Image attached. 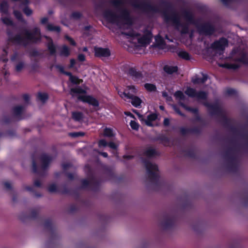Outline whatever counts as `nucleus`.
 I'll use <instances>...</instances> for the list:
<instances>
[{"instance_id": "f257e3e1", "label": "nucleus", "mask_w": 248, "mask_h": 248, "mask_svg": "<svg viewBox=\"0 0 248 248\" xmlns=\"http://www.w3.org/2000/svg\"><path fill=\"white\" fill-rule=\"evenodd\" d=\"M113 9L108 8L103 12V17L108 22L118 28L125 29L129 28L133 19L129 10L126 8L124 0H111Z\"/></svg>"}, {"instance_id": "f03ea898", "label": "nucleus", "mask_w": 248, "mask_h": 248, "mask_svg": "<svg viewBox=\"0 0 248 248\" xmlns=\"http://www.w3.org/2000/svg\"><path fill=\"white\" fill-rule=\"evenodd\" d=\"M185 23L182 22V18L178 14L172 13L170 15H165V19L167 23L171 22L181 33L184 34L188 32V24L194 23L193 15L190 11H185L183 15Z\"/></svg>"}, {"instance_id": "7ed1b4c3", "label": "nucleus", "mask_w": 248, "mask_h": 248, "mask_svg": "<svg viewBox=\"0 0 248 248\" xmlns=\"http://www.w3.org/2000/svg\"><path fill=\"white\" fill-rule=\"evenodd\" d=\"M40 30L38 27H35L32 32L26 30L24 33L16 35L13 39L15 43L26 45L28 42H37L41 39Z\"/></svg>"}, {"instance_id": "20e7f679", "label": "nucleus", "mask_w": 248, "mask_h": 248, "mask_svg": "<svg viewBox=\"0 0 248 248\" xmlns=\"http://www.w3.org/2000/svg\"><path fill=\"white\" fill-rule=\"evenodd\" d=\"M126 35L136 38L139 44L141 46H145L149 44L152 38V34L149 28H144L140 33H136L132 31L125 33Z\"/></svg>"}, {"instance_id": "39448f33", "label": "nucleus", "mask_w": 248, "mask_h": 248, "mask_svg": "<svg viewBox=\"0 0 248 248\" xmlns=\"http://www.w3.org/2000/svg\"><path fill=\"white\" fill-rule=\"evenodd\" d=\"M85 90L80 87H77L71 89V94L73 97H77L78 99L83 102H86L94 107L99 105L98 101L91 96L85 95Z\"/></svg>"}, {"instance_id": "423d86ee", "label": "nucleus", "mask_w": 248, "mask_h": 248, "mask_svg": "<svg viewBox=\"0 0 248 248\" xmlns=\"http://www.w3.org/2000/svg\"><path fill=\"white\" fill-rule=\"evenodd\" d=\"M128 92L126 93L125 92L118 91V94L123 98L130 99L131 100V104L135 107H139L141 103V100L140 99L133 94L137 92V89L134 86H130L127 87Z\"/></svg>"}, {"instance_id": "0eeeda50", "label": "nucleus", "mask_w": 248, "mask_h": 248, "mask_svg": "<svg viewBox=\"0 0 248 248\" xmlns=\"http://www.w3.org/2000/svg\"><path fill=\"white\" fill-rule=\"evenodd\" d=\"M52 160L50 156L44 154L40 157V164L38 167L37 166L34 161L32 162L33 170L34 172L40 175H44L45 170L49 166V164Z\"/></svg>"}, {"instance_id": "6e6552de", "label": "nucleus", "mask_w": 248, "mask_h": 248, "mask_svg": "<svg viewBox=\"0 0 248 248\" xmlns=\"http://www.w3.org/2000/svg\"><path fill=\"white\" fill-rule=\"evenodd\" d=\"M148 176L152 180H156L158 176L157 166L149 160H143Z\"/></svg>"}, {"instance_id": "1a4fd4ad", "label": "nucleus", "mask_w": 248, "mask_h": 248, "mask_svg": "<svg viewBox=\"0 0 248 248\" xmlns=\"http://www.w3.org/2000/svg\"><path fill=\"white\" fill-rule=\"evenodd\" d=\"M132 6L143 11H152L154 12L157 11L156 9L154 8L151 4L142 1H135L132 3Z\"/></svg>"}, {"instance_id": "9d476101", "label": "nucleus", "mask_w": 248, "mask_h": 248, "mask_svg": "<svg viewBox=\"0 0 248 248\" xmlns=\"http://www.w3.org/2000/svg\"><path fill=\"white\" fill-rule=\"evenodd\" d=\"M185 93L190 97H196L198 99H205L207 97V93L205 92L201 91L197 93L195 90L191 88H188Z\"/></svg>"}, {"instance_id": "9b49d317", "label": "nucleus", "mask_w": 248, "mask_h": 248, "mask_svg": "<svg viewBox=\"0 0 248 248\" xmlns=\"http://www.w3.org/2000/svg\"><path fill=\"white\" fill-rule=\"evenodd\" d=\"M94 51L95 56L102 59L108 57L110 55V50L108 48L94 47Z\"/></svg>"}, {"instance_id": "f8f14e48", "label": "nucleus", "mask_w": 248, "mask_h": 248, "mask_svg": "<svg viewBox=\"0 0 248 248\" xmlns=\"http://www.w3.org/2000/svg\"><path fill=\"white\" fill-rule=\"evenodd\" d=\"M200 33L210 35L214 31V27L210 23H206L198 27Z\"/></svg>"}, {"instance_id": "ddd939ff", "label": "nucleus", "mask_w": 248, "mask_h": 248, "mask_svg": "<svg viewBox=\"0 0 248 248\" xmlns=\"http://www.w3.org/2000/svg\"><path fill=\"white\" fill-rule=\"evenodd\" d=\"M227 45L228 41L227 39L222 38L218 41L215 42L212 45V47L217 50L223 51Z\"/></svg>"}, {"instance_id": "4468645a", "label": "nucleus", "mask_w": 248, "mask_h": 248, "mask_svg": "<svg viewBox=\"0 0 248 248\" xmlns=\"http://www.w3.org/2000/svg\"><path fill=\"white\" fill-rule=\"evenodd\" d=\"M137 115L138 116L139 119L142 123H144L146 125L149 126H152L153 125L152 123V122L155 121L157 118V116L155 114H151L147 116V119H144L143 116L139 113H137Z\"/></svg>"}, {"instance_id": "2eb2a0df", "label": "nucleus", "mask_w": 248, "mask_h": 248, "mask_svg": "<svg viewBox=\"0 0 248 248\" xmlns=\"http://www.w3.org/2000/svg\"><path fill=\"white\" fill-rule=\"evenodd\" d=\"M233 54H236L237 55V57L235 58L234 61L238 62L241 63L243 64H247L248 63V59L247 56L245 52H241L239 53L238 54H237L235 50L232 51Z\"/></svg>"}, {"instance_id": "dca6fc26", "label": "nucleus", "mask_w": 248, "mask_h": 248, "mask_svg": "<svg viewBox=\"0 0 248 248\" xmlns=\"http://www.w3.org/2000/svg\"><path fill=\"white\" fill-rule=\"evenodd\" d=\"M144 155L147 157L150 158L155 156L157 153L154 148L148 147L145 149Z\"/></svg>"}, {"instance_id": "f3484780", "label": "nucleus", "mask_w": 248, "mask_h": 248, "mask_svg": "<svg viewBox=\"0 0 248 248\" xmlns=\"http://www.w3.org/2000/svg\"><path fill=\"white\" fill-rule=\"evenodd\" d=\"M205 105L209 108L212 113L217 114L221 110L218 104L211 105L209 103H205Z\"/></svg>"}, {"instance_id": "a211bd4d", "label": "nucleus", "mask_w": 248, "mask_h": 248, "mask_svg": "<svg viewBox=\"0 0 248 248\" xmlns=\"http://www.w3.org/2000/svg\"><path fill=\"white\" fill-rule=\"evenodd\" d=\"M47 40V47L51 55H54L56 53V47L52 43V40L51 38L46 37Z\"/></svg>"}, {"instance_id": "6ab92c4d", "label": "nucleus", "mask_w": 248, "mask_h": 248, "mask_svg": "<svg viewBox=\"0 0 248 248\" xmlns=\"http://www.w3.org/2000/svg\"><path fill=\"white\" fill-rule=\"evenodd\" d=\"M164 70L167 73L171 74L177 72L178 67L176 66L166 65L164 66Z\"/></svg>"}, {"instance_id": "aec40b11", "label": "nucleus", "mask_w": 248, "mask_h": 248, "mask_svg": "<svg viewBox=\"0 0 248 248\" xmlns=\"http://www.w3.org/2000/svg\"><path fill=\"white\" fill-rule=\"evenodd\" d=\"M202 78H199L195 76L192 78V82L195 84L204 83L207 79V76L205 75H203Z\"/></svg>"}, {"instance_id": "412c9836", "label": "nucleus", "mask_w": 248, "mask_h": 248, "mask_svg": "<svg viewBox=\"0 0 248 248\" xmlns=\"http://www.w3.org/2000/svg\"><path fill=\"white\" fill-rule=\"evenodd\" d=\"M128 74L131 76L135 78V79L139 78L141 77V74L137 71L136 70L133 68H131L128 71Z\"/></svg>"}, {"instance_id": "4be33fe9", "label": "nucleus", "mask_w": 248, "mask_h": 248, "mask_svg": "<svg viewBox=\"0 0 248 248\" xmlns=\"http://www.w3.org/2000/svg\"><path fill=\"white\" fill-rule=\"evenodd\" d=\"M24 109V107L21 106H16L13 108L14 114L16 116H19L21 114V113L23 111Z\"/></svg>"}, {"instance_id": "5701e85b", "label": "nucleus", "mask_w": 248, "mask_h": 248, "mask_svg": "<svg viewBox=\"0 0 248 248\" xmlns=\"http://www.w3.org/2000/svg\"><path fill=\"white\" fill-rule=\"evenodd\" d=\"M70 54L69 48L66 46H63L62 47L60 50V55L65 57H67Z\"/></svg>"}, {"instance_id": "b1692460", "label": "nucleus", "mask_w": 248, "mask_h": 248, "mask_svg": "<svg viewBox=\"0 0 248 248\" xmlns=\"http://www.w3.org/2000/svg\"><path fill=\"white\" fill-rule=\"evenodd\" d=\"M178 56L182 58L183 59L186 60H188L190 59V56L189 54L186 51L184 50H180L178 52Z\"/></svg>"}, {"instance_id": "393cba45", "label": "nucleus", "mask_w": 248, "mask_h": 248, "mask_svg": "<svg viewBox=\"0 0 248 248\" xmlns=\"http://www.w3.org/2000/svg\"><path fill=\"white\" fill-rule=\"evenodd\" d=\"M8 4L5 1H3L0 5V10L1 13L7 14L8 12Z\"/></svg>"}, {"instance_id": "a878e982", "label": "nucleus", "mask_w": 248, "mask_h": 248, "mask_svg": "<svg viewBox=\"0 0 248 248\" xmlns=\"http://www.w3.org/2000/svg\"><path fill=\"white\" fill-rule=\"evenodd\" d=\"M72 117L75 120L79 121L83 118V114L79 112H74L72 113Z\"/></svg>"}, {"instance_id": "bb28decb", "label": "nucleus", "mask_w": 248, "mask_h": 248, "mask_svg": "<svg viewBox=\"0 0 248 248\" xmlns=\"http://www.w3.org/2000/svg\"><path fill=\"white\" fill-rule=\"evenodd\" d=\"M46 27L47 29L50 31H54L58 32L60 31V28L59 26H55L52 24H48Z\"/></svg>"}, {"instance_id": "cd10ccee", "label": "nucleus", "mask_w": 248, "mask_h": 248, "mask_svg": "<svg viewBox=\"0 0 248 248\" xmlns=\"http://www.w3.org/2000/svg\"><path fill=\"white\" fill-rule=\"evenodd\" d=\"M104 135L105 136L111 137L114 136L112 130L110 128H106L104 131Z\"/></svg>"}, {"instance_id": "c85d7f7f", "label": "nucleus", "mask_w": 248, "mask_h": 248, "mask_svg": "<svg viewBox=\"0 0 248 248\" xmlns=\"http://www.w3.org/2000/svg\"><path fill=\"white\" fill-rule=\"evenodd\" d=\"M38 99L42 102H45L48 98L47 94L46 93H39L38 94Z\"/></svg>"}, {"instance_id": "c756f323", "label": "nucleus", "mask_w": 248, "mask_h": 248, "mask_svg": "<svg viewBox=\"0 0 248 248\" xmlns=\"http://www.w3.org/2000/svg\"><path fill=\"white\" fill-rule=\"evenodd\" d=\"M145 88L149 91H155L156 90V87L155 85L150 83L144 84Z\"/></svg>"}, {"instance_id": "7c9ffc66", "label": "nucleus", "mask_w": 248, "mask_h": 248, "mask_svg": "<svg viewBox=\"0 0 248 248\" xmlns=\"http://www.w3.org/2000/svg\"><path fill=\"white\" fill-rule=\"evenodd\" d=\"M70 80L71 82L77 84H80L82 82V80L79 79L78 77L73 76L70 77Z\"/></svg>"}, {"instance_id": "2f4dec72", "label": "nucleus", "mask_w": 248, "mask_h": 248, "mask_svg": "<svg viewBox=\"0 0 248 248\" xmlns=\"http://www.w3.org/2000/svg\"><path fill=\"white\" fill-rule=\"evenodd\" d=\"M221 66L227 67L228 68H231V69H236L239 67V65L238 63L236 64H226L224 65H222Z\"/></svg>"}, {"instance_id": "473e14b6", "label": "nucleus", "mask_w": 248, "mask_h": 248, "mask_svg": "<svg viewBox=\"0 0 248 248\" xmlns=\"http://www.w3.org/2000/svg\"><path fill=\"white\" fill-rule=\"evenodd\" d=\"M174 96L177 99L179 100H183L185 97V95L181 91H179L175 93Z\"/></svg>"}, {"instance_id": "72a5a7b5", "label": "nucleus", "mask_w": 248, "mask_h": 248, "mask_svg": "<svg viewBox=\"0 0 248 248\" xmlns=\"http://www.w3.org/2000/svg\"><path fill=\"white\" fill-rule=\"evenodd\" d=\"M2 21L6 25H11L13 24V22L10 18L9 17H4L1 18Z\"/></svg>"}, {"instance_id": "f704fd0d", "label": "nucleus", "mask_w": 248, "mask_h": 248, "mask_svg": "<svg viewBox=\"0 0 248 248\" xmlns=\"http://www.w3.org/2000/svg\"><path fill=\"white\" fill-rule=\"evenodd\" d=\"M14 14L15 16H16V17L19 20L24 21V22L25 21L23 19L22 14L20 12H19L18 11L15 10L14 11Z\"/></svg>"}, {"instance_id": "c9c22d12", "label": "nucleus", "mask_w": 248, "mask_h": 248, "mask_svg": "<svg viewBox=\"0 0 248 248\" xmlns=\"http://www.w3.org/2000/svg\"><path fill=\"white\" fill-rule=\"evenodd\" d=\"M48 190L50 192H56L57 190V186L55 184H51L48 186Z\"/></svg>"}, {"instance_id": "e433bc0d", "label": "nucleus", "mask_w": 248, "mask_h": 248, "mask_svg": "<svg viewBox=\"0 0 248 248\" xmlns=\"http://www.w3.org/2000/svg\"><path fill=\"white\" fill-rule=\"evenodd\" d=\"M130 125L133 129L138 130L139 129V124L134 121L131 120L130 123Z\"/></svg>"}, {"instance_id": "4c0bfd02", "label": "nucleus", "mask_w": 248, "mask_h": 248, "mask_svg": "<svg viewBox=\"0 0 248 248\" xmlns=\"http://www.w3.org/2000/svg\"><path fill=\"white\" fill-rule=\"evenodd\" d=\"M84 135V133L83 132H73L70 133L69 134V135L72 137H78L79 136H83Z\"/></svg>"}, {"instance_id": "58836bf2", "label": "nucleus", "mask_w": 248, "mask_h": 248, "mask_svg": "<svg viewBox=\"0 0 248 248\" xmlns=\"http://www.w3.org/2000/svg\"><path fill=\"white\" fill-rule=\"evenodd\" d=\"M171 223V221L169 219H165L164 221L161 223V225L165 227H168Z\"/></svg>"}, {"instance_id": "ea45409f", "label": "nucleus", "mask_w": 248, "mask_h": 248, "mask_svg": "<svg viewBox=\"0 0 248 248\" xmlns=\"http://www.w3.org/2000/svg\"><path fill=\"white\" fill-rule=\"evenodd\" d=\"M24 63L23 62H20L17 63L16 66V71L17 72L20 71L24 67Z\"/></svg>"}, {"instance_id": "a19ab883", "label": "nucleus", "mask_w": 248, "mask_h": 248, "mask_svg": "<svg viewBox=\"0 0 248 248\" xmlns=\"http://www.w3.org/2000/svg\"><path fill=\"white\" fill-rule=\"evenodd\" d=\"M107 145H108V143L105 140H101L98 142V146L99 147H106Z\"/></svg>"}, {"instance_id": "79ce46f5", "label": "nucleus", "mask_w": 248, "mask_h": 248, "mask_svg": "<svg viewBox=\"0 0 248 248\" xmlns=\"http://www.w3.org/2000/svg\"><path fill=\"white\" fill-rule=\"evenodd\" d=\"M23 11L24 13L28 16H30L32 14V11L31 9L29 8L28 7H25L23 9Z\"/></svg>"}, {"instance_id": "37998d69", "label": "nucleus", "mask_w": 248, "mask_h": 248, "mask_svg": "<svg viewBox=\"0 0 248 248\" xmlns=\"http://www.w3.org/2000/svg\"><path fill=\"white\" fill-rule=\"evenodd\" d=\"M235 91L232 89H228L226 91V93L229 95H231L235 94Z\"/></svg>"}, {"instance_id": "c03bdc74", "label": "nucleus", "mask_w": 248, "mask_h": 248, "mask_svg": "<svg viewBox=\"0 0 248 248\" xmlns=\"http://www.w3.org/2000/svg\"><path fill=\"white\" fill-rule=\"evenodd\" d=\"M65 37L66 39H67L72 45H73V46L76 45V43L72 38H71V37H70L69 36H68L67 35H66L65 36Z\"/></svg>"}, {"instance_id": "a18cd8bd", "label": "nucleus", "mask_w": 248, "mask_h": 248, "mask_svg": "<svg viewBox=\"0 0 248 248\" xmlns=\"http://www.w3.org/2000/svg\"><path fill=\"white\" fill-rule=\"evenodd\" d=\"M108 146L111 149H116L118 145L113 142H110L108 143Z\"/></svg>"}, {"instance_id": "49530a36", "label": "nucleus", "mask_w": 248, "mask_h": 248, "mask_svg": "<svg viewBox=\"0 0 248 248\" xmlns=\"http://www.w3.org/2000/svg\"><path fill=\"white\" fill-rule=\"evenodd\" d=\"M80 16L81 14L79 12H74L72 14V17L74 18H78Z\"/></svg>"}, {"instance_id": "de8ad7c7", "label": "nucleus", "mask_w": 248, "mask_h": 248, "mask_svg": "<svg viewBox=\"0 0 248 248\" xmlns=\"http://www.w3.org/2000/svg\"><path fill=\"white\" fill-rule=\"evenodd\" d=\"M78 60L81 62L84 61L85 60V56L82 54H79L78 56Z\"/></svg>"}, {"instance_id": "09e8293b", "label": "nucleus", "mask_w": 248, "mask_h": 248, "mask_svg": "<svg viewBox=\"0 0 248 248\" xmlns=\"http://www.w3.org/2000/svg\"><path fill=\"white\" fill-rule=\"evenodd\" d=\"M82 184L83 187H86V186H87L89 185V182L88 180L84 179V180H83V181L82 182Z\"/></svg>"}, {"instance_id": "8fccbe9b", "label": "nucleus", "mask_w": 248, "mask_h": 248, "mask_svg": "<svg viewBox=\"0 0 248 248\" xmlns=\"http://www.w3.org/2000/svg\"><path fill=\"white\" fill-rule=\"evenodd\" d=\"M71 164L69 163H64V164H63L62 165V168L64 170H66L67 168L71 167Z\"/></svg>"}, {"instance_id": "3c124183", "label": "nucleus", "mask_w": 248, "mask_h": 248, "mask_svg": "<svg viewBox=\"0 0 248 248\" xmlns=\"http://www.w3.org/2000/svg\"><path fill=\"white\" fill-rule=\"evenodd\" d=\"M186 108L190 111H192V112H193L194 113H196L198 111L197 108H188V107H186Z\"/></svg>"}, {"instance_id": "603ef678", "label": "nucleus", "mask_w": 248, "mask_h": 248, "mask_svg": "<svg viewBox=\"0 0 248 248\" xmlns=\"http://www.w3.org/2000/svg\"><path fill=\"white\" fill-rule=\"evenodd\" d=\"M4 186L7 189H10L11 188V184L8 182H5L4 183Z\"/></svg>"}, {"instance_id": "864d4df0", "label": "nucleus", "mask_w": 248, "mask_h": 248, "mask_svg": "<svg viewBox=\"0 0 248 248\" xmlns=\"http://www.w3.org/2000/svg\"><path fill=\"white\" fill-rule=\"evenodd\" d=\"M34 185L37 187H40L41 186V183L39 180H36L34 182Z\"/></svg>"}, {"instance_id": "5fc2aeb1", "label": "nucleus", "mask_w": 248, "mask_h": 248, "mask_svg": "<svg viewBox=\"0 0 248 248\" xmlns=\"http://www.w3.org/2000/svg\"><path fill=\"white\" fill-rule=\"evenodd\" d=\"M170 124V120L168 118H165L164 119V124L165 125V126H168Z\"/></svg>"}, {"instance_id": "6e6d98bb", "label": "nucleus", "mask_w": 248, "mask_h": 248, "mask_svg": "<svg viewBox=\"0 0 248 248\" xmlns=\"http://www.w3.org/2000/svg\"><path fill=\"white\" fill-rule=\"evenodd\" d=\"M48 19L47 17H43L41 19V22L42 24H46L47 22Z\"/></svg>"}, {"instance_id": "4d7b16f0", "label": "nucleus", "mask_w": 248, "mask_h": 248, "mask_svg": "<svg viewBox=\"0 0 248 248\" xmlns=\"http://www.w3.org/2000/svg\"><path fill=\"white\" fill-rule=\"evenodd\" d=\"M188 130H189L187 129H186V128H183L181 129V131L182 134H186L188 132Z\"/></svg>"}, {"instance_id": "13d9d810", "label": "nucleus", "mask_w": 248, "mask_h": 248, "mask_svg": "<svg viewBox=\"0 0 248 248\" xmlns=\"http://www.w3.org/2000/svg\"><path fill=\"white\" fill-rule=\"evenodd\" d=\"M75 63H76V61L74 59H71L70 67H73L74 65H75Z\"/></svg>"}, {"instance_id": "bf43d9fd", "label": "nucleus", "mask_w": 248, "mask_h": 248, "mask_svg": "<svg viewBox=\"0 0 248 248\" xmlns=\"http://www.w3.org/2000/svg\"><path fill=\"white\" fill-rule=\"evenodd\" d=\"M57 68L62 72V73H64V69H63V67L62 66H60V65H57Z\"/></svg>"}, {"instance_id": "052dcab7", "label": "nucleus", "mask_w": 248, "mask_h": 248, "mask_svg": "<svg viewBox=\"0 0 248 248\" xmlns=\"http://www.w3.org/2000/svg\"><path fill=\"white\" fill-rule=\"evenodd\" d=\"M174 110L180 115L184 116V114L181 112V111H180V110L178 108H174Z\"/></svg>"}, {"instance_id": "680f3d73", "label": "nucleus", "mask_w": 248, "mask_h": 248, "mask_svg": "<svg viewBox=\"0 0 248 248\" xmlns=\"http://www.w3.org/2000/svg\"><path fill=\"white\" fill-rule=\"evenodd\" d=\"M23 98L24 99V100L26 101H28V100H29V96L27 94H25L23 96Z\"/></svg>"}, {"instance_id": "e2e57ef3", "label": "nucleus", "mask_w": 248, "mask_h": 248, "mask_svg": "<svg viewBox=\"0 0 248 248\" xmlns=\"http://www.w3.org/2000/svg\"><path fill=\"white\" fill-rule=\"evenodd\" d=\"M68 178H69L70 179H73L74 177V174H71V173H69L68 174Z\"/></svg>"}, {"instance_id": "0e129e2a", "label": "nucleus", "mask_w": 248, "mask_h": 248, "mask_svg": "<svg viewBox=\"0 0 248 248\" xmlns=\"http://www.w3.org/2000/svg\"><path fill=\"white\" fill-rule=\"evenodd\" d=\"M125 114L126 115H127V116H130L132 118H134V115L131 113H130V112H125Z\"/></svg>"}, {"instance_id": "69168bd1", "label": "nucleus", "mask_w": 248, "mask_h": 248, "mask_svg": "<svg viewBox=\"0 0 248 248\" xmlns=\"http://www.w3.org/2000/svg\"><path fill=\"white\" fill-rule=\"evenodd\" d=\"M100 154L105 157H107L108 156V154L106 152L100 153Z\"/></svg>"}, {"instance_id": "338daca9", "label": "nucleus", "mask_w": 248, "mask_h": 248, "mask_svg": "<svg viewBox=\"0 0 248 248\" xmlns=\"http://www.w3.org/2000/svg\"><path fill=\"white\" fill-rule=\"evenodd\" d=\"M64 74H65L66 75H67V76H69V78H70V77H71V76H72V75L71 73H70V72H64Z\"/></svg>"}, {"instance_id": "774afa93", "label": "nucleus", "mask_w": 248, "mask_h": 248, "mask_svg": "<svg viewBox=\"0 0 248 248\" xmlns=\"http://www.w3.org/2000/svg\"><path fill=\"white\" fill-rule=\"evenodd\" d=\"M17 56V54H15L12 57V60L13 61H14L16 60V57Z\"/></svg>"}]
</instances>
